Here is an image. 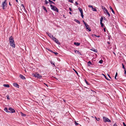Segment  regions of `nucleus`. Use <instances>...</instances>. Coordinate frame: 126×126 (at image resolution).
<instances>
[{
  "label": "nucleus",
  "instance_id": "nucleus-1",
  "mask_svg": "<svg viewBox=\"0 0 126 126\" xmlns=\"http://www.w3.org/2000/svg\"><path fill=\"white\" fill-rule=\"evenodd\" d=\"M11 46L13 47H15V44L13 38L12 36L10 37L9 40Z\"/></svg>",
  "mask_w": 126,
  "mask_h": 126
},
{
  "label": "nucleus",
  "instance_id": "nucleus-2",
  "mask_svg": "<svg viewBox=\"0 0 126 126\" xmlns=\"http://www.w3.org/2000/svg\"><path fill=\"white\" fill-rule=\"evenodd\" d=\"M102 8L103 10H104V13H107V14L108 15V16L109 17L110 16V15L107 9L105 7L103 6H102Z\"/></svg>",
  "mask_w": 126,
  "mask_h": 126
},
{
  "label": "nucleus",
  "instance_id": "nucleus-3",
  "mask_svg": "<svg viewBox=\"0 0 126 126\" xmlns=\"http://www.w3.org/2000/svg\"><path fill=\"white\" fill-rule=\"evenodd\" d=\"M50 6L51 9L54 11H56L57 12H58V10L55 6H53L52 5H50Z\"/></svg>",
  "mask_w": 126,
  "mask_h": 126
},
{
  "label": "nucleus",
  "instance_id": "nucleus-4",
  "mask_svg": "<svg viewBox=\"0 0 126 126\" xmlns=\"http://www.w3.org/2000/svg\"><path fill=\"white\" fill-rule=\"evenodd\" d=\"M103 119L104 121L105 122H110L111 121L107 117H103Z\"/></svg>",
  "mask_w": 126,
  "mask_h": 126
},
{
  "label": "nucleus",
  "instance_id": "nucleus-5",
  "mask_svg": "<svg viewBox=\"0 0 126 126\" xmlns=\"http://www.w3.org/2000/svg\"><path fill=\"white\" fill-rule=\"evenodd\" d=\"M7 1L6 0H5L4 2L2 3V9H4V7L6 5H7Z\"/></svg>",
  "mask_w": 126,
  "mask_h": 126
},
{
  "label": "nucleus",
  "instance_id": "nucleus-6",
  "mask_svg": "<svg viewBox=\"0 0 126 126\" xmlns=\"http://www.w3.org/2000/svg\"><path fill=\"white\" fill-rule=\"evenodd\" d=\"M53 40L55 41V42L57 44H60V42H59L58 40L56 39V38L55 37H53Z\"/></svg>",
  "mask_w": 126,
  "mask_h": 126
},
{
  "label": "nucleus",
  "instance_id": "nucleus-7",
  "mask_svg": "<svg viewBox=\"0 0 126 126\" xmlns=\"http://www.w3.org/2000/svg\"><path fill=\"white\" fill-rule=\"evenodd\" d=\"M34 76L36 77H37L38 78H40L41 77V75L37 73H36L34 75Z\"/></svg>",
  "mask_w": 126,
  "mask_h": 126
},
{
  "label": "nucleus",
  "instance_id": "nucleus-8",
  "mask_svg": "<svg viewBox=\"0 0 126 126\" xmlns=\"http://www.w3.org/2000/svg\"><path fill=\"white\" fill-rule=\"evenodd\" d=\"M85 27H86V29L88 30L89 31H91V29L89 27V26L87 24H86L85 25Z\"/></svg>",
  "mask_w": 126,
  "mask_h": 126
},
{
  "label": "nucleus",
  "instance_id": "nucleus-9",
  "mask_svg": "<svg viewBox=\"0 0 126 126\" xmlns=\"http://www.w3.org/2000/svg\"><path fill=\"white\" fill-rule=\"evenodd\" d=\"M8 110H9L11 111L12 113H13L15 112V111L14 110L11 108H9L8 109Z\"/></svg>",
  "mask_w": 126,
  "mask_h": 126
},
{
  "label": "nucleus",
  "instance_id": "nucleus-10",
  "mask_svg": "<svg viewBox=\"0 0 126 126\" xmlns=\"http://www.w3.org/2000/svg\"><path fill=\"white\" fill-rule=\"evenodd\" d=\"M19 77L20 78L22 79H25V77L24 76H23L22 75H20L19 76Z\"/></svg>",
  "mask_w": 126,
  "mask_h": 126
},
{
  "label": "nucleus",
  "instance_id": "nucleus-11",
  "mask_svg": "<svg viewBox=\"0 0 126 126\" xmlns=\"http://www.w3.org/2000/svg\"><path fill=\"white\" fill-rule=\"evenodd\" d=\"M74 51L75 52L76 54H78L80 55H81L80 52L78 51L77 50H74Z\"/></svg>",
  "mask_w": 126,
  "mask_h": 126
},
{
  "label": "nucleus",
  "instance_id": "nucleus-12",
  "mask_svg": "<svg viewBox=\"0 0 126 126\" xmlns=\"http://www.w3.org/2000/svg\"><path fill=\"white\" fill-rule=\"evenodd\" d=\"M13 84V85L14 86L16 87H17V88H19V86L18 84H17L16 83H14Z\"/></svg>",
  "mask_w": 126,
  "mask_h": 126
},
{
  "label": "nucleus",
  "instance_id": "nucleus-13",
  "mask_svg": "<svg viewBox=\"0 0 126 126\" xmlns=\"http://www.w3.org/2000/svg\"><path fill=\"white\" fill-rule=\"evenodd\" d=\"M48 50L50 52L52 53H54L55 55H57L58 54V53L57 52H53L52 51H51V50H50V49H48Z\"/></svg>",
  "mask_w": 126,
  "mask_h": 126
},
{
  "label": "nucleus",
  "instance_id": "nucleus-14",
  "mask_svg": "<svg viewBox=\"0 0 126 126\" xmlns=\"http://www.w3.org/2000/svg\"><path fill=\"white\" fill-rule=\"evenodd\" d=\"M74 44L75 45H76L77 46H79L80 45V43H77V42H74Z\"/></svg>",
  "mask_w": 126,
  "mask_h": 126
},
{
  "label": "nucleus",
  "instance_id": "nucleus-15",
  "mask_svg": "<svg viewBox=\"0 0 126 126\" xmlns=\"http://www.w3.org/2000/svg\"><path fill=\"white\" fill-rule=\"evenodd\" d=\"M4 110L6 112H10L8 111V110L7 108V107H5L4 108Z\"/></svg>",
  "mask_w": 126,
  "mask_h": 126
},
{
  "label": "nucleus",
  "instance_id": "nucleus-16",
  "mask_svg": "<svg viewBox=\"0 0 126 126\" xmlns=\"http://www.w3.org/2000/svg\"><path fill=\"white\" fill-rule=\"evenodd\" d=\"M48 36L51 38H52L53 39V37H54L53 35H52L51 34H48Z\"/></svg>",
  "mask_w": 126,
  "mask_h": 126
},
{
  "label": "nucleus",
  "instance_id": "nucleus-17",
  "mask_svg": "<svg viewBox=\"0 0 126 126\" xmlns=\"http://www.w3.org/2000/svg\"><path fill=\"white\" fill-rule=\"evenodd\" d=\"M78 9L80 11L81 13H83L82 10V9L81 8H78Z\"/></svg>",
  "mask_w": 126,
  "mask_h": 126
},
{
  "label": "nucleus",
  "instance_id": "nucleus-18",
  "mask_svg": "<svg viewBox=\"0 0 126 126\" xmlns=\"http://www.w3.org/2000/svg\"><path fill=\"white\" fill-rule=\"evenodd\" d=\"M110 9L111 10L112 12L114 14V10H113L112 9V8L110 6Z\"/></svg>",
  "mask_w": 126,
  "mask_h": 126
},
{
  "label": "nucleus",
  "instance_id": "nucleus-19",
  "mask_svg": "<svg viewBox=\"0 0 126 126\" xmlns=\"http://www.w3.org/2000/svg\"><path fill=\"white\" fill-rule=\"evenodd\" d=\"M74 20L75 21H76V22L78 23L79 24H80V22L78 20L76 19H75Z\"/></svg>",
  "mask_w": 126,
  "mask_h": 126
},
{
  "label": "nucleus",
  "instance_id": "nucleus-20",
  "mask_svg": "<svg viewBox=\"0 0 126 126\" xmlns=\"http://www.w3.org/2000/svg\"><path fill=\"white\" fill-rule=\"evenodd\" d=\"M4 86L6 87H9V86L8 84H4L3 85Z\"/></svg>",
  "mask_w": 126,
  "mask_h": 126
},
{
  "label": "nucleus",
  "instance_id": "nucleus-21",
  "mask_svg": "<svg viewBox=\"0 0 126 126\" xmlns=\"http://www.w3.org/2000/svg\"><path fill=\"white\" fill-rule=\"evenodd\" d=\"M42 7L43 8L44 10H45L46 11V12H47V10L45 6H42Z\"/></svg>",
  "mask_w": 126,
  "mask_h": 126
},
{
  "label": "nucleus",
  "instance_id": "nucleus-22",
  "mask_svg": "<svg viewBox=\"0 0 126 126\" xmlns=\"http://www.w3.org/2000/svg\"><path fill=\"white\" fill-rule=\"evenodd\" d=\"M92 10H93V11H96L97 10L96 8H93V7L92 8Z\"/></svg>",
  "mask_w": 126,
  "mask_h": 126
},
{
  "label": "nucleus",
  "instance_id": "nucleus-23",
  "mask_svg": "<svg viewBox=\"0 0 126 126\" xmlns=\"http://www.w3.org/2000/svg\"><path fill=\"white\" fill-rule=\"evenodd\" d=\"M50 63H51V64H52L53 65H54V66H55L54 62H53L51 61H50Z\"/></svg>",
  "mask_w": 126,
  "mask_h": 126
},
{
  "label": "nucleus",
  "instance_id": "nucleus-24",
  "mask_svg": "<svg viewBox=\"0 0 126 126\" xmlns=\"http://www.w3.org/2000/svg\"><path fill=\"white\" fill-rule=\"evenodd\" d=\"M91 50H92L93 51H94V52H97V50L96 49H91Z\"/></svg>",
  "mask_w": 126,
  "mask_h": 126
},
{
  "label": "nucleus",
  "instance_id": "nucleus-25",
  "mask_svg": "<svg viewBox=\"0 0 126 126\" xmlns=\"http://www.w3.org/2000/svg\"><path fill=\"white\" fill-rule=\"evenodd\" d=\"M20 113H21V116H25L26 115L25 114H24L22 112H20Z\"/></svg>",
  "mask_w": 126,
  "mask_h": 126
},
{
  "label": "nucleus",
  "instance_id": "nucleus-26",
  "mask_svg": "<svg viewBox=\"0 0 126 126\" xmlns=\"http://www.w3.org/2000/svg\"><path fill=\"white\" fill-rule=\"evenodd\" d=\"M48 1L50 2V4H54V2L52 1H51L50 0H49Z\"/></svg>",
  "mask_w": 126,
  "mask_h": 126
},
{
  "label": "nucleus",
  "instance_id": "nucleus-27",
  "mask_svg": "<svg viewBox=\"0 0 126 126\" xmlns=\"http://www.w3.org/2000/svg\"><path fill=\"white\" fill-rule=\"evenodd\" d=\"M103 19V18L102 17L100 19V23L102 22Z\"/></svg>",
  "mask_w": 126,
  "mask_h": 126
},
{
  "label": "nucleus",
  "instance_id": "nucleus-28",
  "mask_svg": "<svg viewBox=\"0 0 126 126\" xmlns=\"http://www.w3.org/2000/svg\"><path fill=\"white\" fill-rule=\"evenodd\" d=\"M95 118L97 121H98L100 120V118H97L95 116Z\"/></svg>",
  "mask_w": 126,
  "mask_h": 126
},
{
  "label": "nucleus",
  "instance_id": "nucleus-29",
  "mask_svg": "<svg viewBox=\"0 0 126 126\" xmlns=\"http://www.w3.org/2000/svg\"><path fill=\"white\" fill-rule=\"evenodd\" d=\"M86 118L87 121V122L88 123H89L90 122L89 121V119L88 118H87V117H86Z\"/></svg>",
  "mask_w": 126,
  "mask_h": 126
},
{
  "label": "nucleus",
  "instance_id": "nucleus-30",
  "mask_svg": "<svg viewBox=\"0 0 126 126\" xmlns=\"http://www.w3.org/2000/svg\"><path fill=\"white\" fill-rule=\"evenodd\" d=\"M103 62V61L102 60H100L99 61V63L101 64H102V63Z\"/></svg>",
  "mask_w": 126,
  "mask_h": 126
},
{
  "label": "nucleus",
  "instance_id": "nucleus-31",
  "mask_svg": "<svg viewBox=\"0 0 126 126\" xmlns=\"http://www.w3.org/2000/svg\"><path fill=\"white\" fill-rule=\"evenodd\" d=\"M102 75H103V76L105 77V78H106V79L107 80H110L109 79H108V78L106 77V76H105L104 74H102Z\"/></svg>",
  "mask_w": 126,
  "mask_h": 126
},
{
  "label": "nucleus",
  "instance_id": "nucleus-32",
  "mask_svg": "<svg viewBox=\"0 0 126 126\" xmlns=\"http://www.w3.org/2000/svg\"><path fill=\"white\" fill-rule=\"evenodd\" d=\"M88 65L89 66L91 64V63L90 61H89L88 62Z\"/></svg>",
  "mask_w": 126,
  "mask_h": 126
},
{
  "label": "nucleus",
  "instance_id": "nucleus-33",
  "mask_svg": "<svg viewBox=\"0 0 126 126\" xmlns=\"http://www.w3.org/2000/svg\"><path fill=\"white\" fill-rule=\"evenodd\" d=\"M122 68H123L124 69V70L126 69L125 68V66L124 65V64L123 63H122Z\"/></svg>",
  "mask_w": 126,
  "mask_h": 126
},
{
  "label": "nucleus",
  "instance_id": "nucleus-34",
  "mask_svg": "<svg viewBox=\"0 0 126 126\" xmlns=\"http://www.w3.org/2000/svg\"><path fill=\"white\" fill-rule=\"evenodd\" d=\"M21 6L22 7H23L22 8V9H25V7H24V5L23 4H21Z\"/></svg>",
  "mask_w": 126,
  "mask_h": 126
},
{
  "label": "nucleus",
  "instance_id": "nucleus-35",
  "mask_svg": "<svg viewBox=\"0 0 126 126\" xmlns=\"http://www.w3.org/2000/svg\"><path fill=\"white\" fill-rule=\"evenodd\" d=\"M73 69L75 71V72L76 73V74L78 75V72L75 70L74 69Z\"/></svg>",
  "mask_w": 126,
  "mask_h": 126
},
{
  "label": "nucleus",
  "instance_id": "nucleus-36",
  "mask_svg": "<svg viewBox=\"0 0 126 126\" xmlns=\"http://www.w3.org/2000/svg\"><path fill=\"white\" fill-rule=\"evenodd\" d=\"M100 24L101 25V26L102 27H103L104 26L103 24L102 23V22L100 23Z\"/></svg>",
  "mask_w": 126,
  "mask_h": 126
},
{
  "label": "nucleus",
  "instance_id": "nucleus-37",
  "mask_svg": "<svg viewBox=\"0 0 126 126\" xmlns=\"http://www.w3.org/2000/svg\"><path fill=\"white\" fill-rule=\"evenodd\" d=\"M81 17L83 18V16H84L83 15V13H81Z\"/></svg>",
  "mask_w": 126,
  "mask_h": 126
},
{
  "label": "nucleus",
  "instance_id": "nucleus-38",
  "mask_svg": "<svg viewBox=\"0 0 126 126\" xmlns=\"http://www.w3.org/2000/svg\"><path fill=\"white\" fill-rule=\"evenodd\" d=\"M88 7H90V8H92L93 7V6H92V5H89L88 6Z\"/></svg>",
  "mask_w": 126,
  "mask_h": 126
},
{
  "label": "nucleus",
  "instance_id": "nucleus-39",
  "mask_svg": "<svg viewBox=\"0 0 126 126\" xmlns=\"http://www.w3.org/2000/svg\"><path fill=\"white\" fill-rule=\"evenodd\" d=\"M6 97H7V98L8 99H9L10 98L9 97V96L8 95H7L6 96Z\"/></svg>",
  "mask_w": 126,
  "mask_h": 126
},
{
  "label": "nucleus",
  "instance_id": "nucleus-40",
  "mask_svg": "<svg viewBox=\"0 0 126 126\" xmlns=\"http://www.w3.org/2000/svg\"><path fill=\"white\" fill-rule=\"evenodd\" d=\"M125 73L124 74L126 76V69L124 70Z\"/></svg>",
  "mask_w": 126,
  "mask_h": 126
},
{
  "label": "nucleus",
  "instance_id": "nucleus-41",
  "mask_svg": "<svg viewBox=\"0 0 126 126\" xmlns=\"http://www.w3.org/2000/svg\"><path fill=\"white\" fill-rule=\"evenodd\" d=\"M73 0H69V1L71 3H73Z\"/></svg>",
  "mask_w": 126,
  "mask_h": 126
},
{
  "label": "nucleus",
  "instance_id": "nucleus-42",
  "mask_svg": "<svg viewBox=\"0 0 126 126\" xmlns=\"http://www.w3.org/2000/svg\"><path fill=\"white\" fill-rule=\"evenodd\" d=\"M123 124L124 126H126V125L125 123L124 122H123Z\"/></svg>",
  "mask_w": 126,
  "mask_h": 126
},
{
  "label": "nucleus",
  "instance_id": "nucleus-43",
  "mask_svg": "<svg viewBox=\"0 0 126 126\" xmlns=\"http://www.w3.org/2000/svg\"><path fill=\"white\" fill-rule=\"evenodd\" d=\"M113 126H118L116 124V123L114 124Z\"/></svg>",
  "mask_w": 126,
  "mask_h": 126
},
{
  "label": "nucleus",
  "instance_id": "nucleus-44",
  "mask_svg": "<svg viewBox=\"0 0 126 126\" xmlns=\"http://www.w3.org/2000/svg\"><path fill=\"white\" fill-rule=\"evenodd\" d=\"M83 22L84 23V24L85 25V24H87V23H86L84 21V20H83Z\"/></svg>",
  "mask_w": 126,
  "mask_h": 126
},
{
  "label": "nucleus",
  "instance_id": "nucleus-45",
  "mask_svg": "<svg viewBox=\"0 0 126 126\" xmlns=\"http://www.w3.org/2000/svg\"><path fill=\"white\" fill-rule=\"evenodd\" d=\"M85 82H86V84H88H88H88V82H87V81L86 80H85Z\"/></svg>",
  "mask_w": 126,
  "mask_h": 126
},
{
  "label": "nucleus",
  "instance_id": "nucleus-46",
  "mask_svg": "<svg viewBox=\"0 0 126 126\" xmlns=\"http://www.w3.org/2000/svg\"><path fill=\"white\" fill-rule=\"evenodd\" d=\"M92 36L93 37H95L96 36L95 34H92Z\"/></svg>",
  "mask_w": 126,
  "mask_h": 126
},
{
  "label": "nucleus",
  "instance_id": "nucleus-47",
  "mask_svg": "<svg viewBox=\"0 0 126 126\" xmlns=\"http://www.w3.org/2000/svg\"><path fill=\"white\" fill-rule=\"evenodd\" d=\"M45 4H47V1L46 0H45Z\"/></svg>",
  "mask_w": 126,
  "mask_h": 126
},
{
  "label": "nucleus",
  "instance_id": "nucleus-48",
  "mask_svg": "<svg viewBox=\"0 0 126 126\" xmlns=\"http://www.w3.org/2000/svg\"><path fill=\"white\" fill-rule=\"evenodd\" d=\"M75 125H78L79 124L78 123H76V122H75Z\"/></svg>",
  "mask_w": 126,
  "mask_h": 126
},
{
  "label": "nucleus",
  "instance_id": "nucleus-49",
  "mask_svg": "<svg viewBox=\"0 0 126 126\" xmlns=\"http://www.w3.org/2000/svg\"><path fill=\"white\" fill-rule=\"evenodd\" d=\"M76 4L77 5H78L79 4V3H77V2H75Z\"/></svg>",
  "mask_w": 126,
  "mask_h": 126
},
{
  "label": "nucleus",
  "instance_id": "nucleus-50",
  "mask_svg": "<svg viewBox=\"0 0 126 126\" xmlns=\"http://www.w3.org/2000/svg\"><path fill=\"white\" fill-rule=\"evenodd\" d=\"M104 31L105 32H106V29L105 28H104L103 29Z\"/></svg>",
  "mask_w": 126,
  "mask_h": 126
},
{
  "label": "nucleus",
  "instance_id": "nucleus-51",
  "mask_svg": "<svg viewBox=\"0 0 126 126\" xmlns=\"http://www.w3.org/2000/svg\"><path fill=\"white\" fill-rule=\"evenodd\" d=\"M95 37H100V36H96H96H95Z\"/></svg>",
  "mask_w": 126,
  "mask_h": 126
},
{
  "label": "nucleus",
  "instance_id": "nucleus-52",
  "mask_svg": "<svg viewBox=\"0 0 126 126\" xmlns=\"http://www.w3.org/2000/svg\"><path fill=\"white\" fill-rule=\"evenodd\" d=\"M117 72L116 73V74H115V76H116V77L117 75Z\"/></svg>",
  "mask_w": 126,
  "mask_h": 126
},
{
  "label": "nucleus",
  "instance_id": "nucleus-53",
  "mask_svg": "<svg viewBox=\"0 0 126 126\" xmlns=\"http://www.w3.org/2000/svg\"><path fill=\"white\" fill-rule=\"evenodd\" d=\"M69 9L70 11H72V9L70 8H69Z\"/></svg>",
  "mask_w": 126,
  "mask_h": 126
},
{
  "label": "nucleus",
  "instance_id": "nucleus-54",
  "mask_svg": "<svg viewBox=\"0 0 126 126\" xmlns=\"http://www.w3.org/2000/svg\"><path fill=\"white\" fill-rule=\"evenodd\" d=\"M108 76H109V78H110L111 79V77H110V76L109 75V74H108Z\"/></svg>",
  "mask_w": 126,
  "mask_h": 126
},
{
  "label": "nucleus",
  "instance_id": "nucleus-55",
  "mask_svg": "<svg viewBox=\"0 0 126 126\" xmlns=\"http://www.w3.org/2000/svg\"><path fill=\"white\" fill-rule=\"evenodd\" d=\"M15 0L16 2H18V0Z\"/></svg>",
  "mask_w": 126,
  "mask_h": 126
},
{
  "label": "nucleus",
  "instance_id": "nucleus-56",
  "mask_svg": "<svg viewBox=\"0 0 126 126\" xmlns=\"http://www.w3.org/2000/svg\"><path fill=\"white\" fill-rule=\"evenodd\" d=\"M116 76H115L114 78H115V79H117L116 78Z\"/></svg>",
  "mask_w": 126,
  "mask_h": 126
},
{
  "label": "nucleus",
  "instance_id": "nucleus-57",
  "mask_svg": "<svg viewBox=\"0 0 126 126\" xmlns=\"http://www.w3.org/2000/svg\"><path fill=\"white\" fill-rule=\"evenodd\" d=\"M69 13L71 15V14H72V13H71V12H69Z\"/></svg>",
  "mask_w": 126,
  "mask_h": 126
},
{
  "label": "nucleus",
  "instance_id": "nucleus-58",
  "mask_svg": "<svg viewBox=\"0 0 126 126\" xmlns=\"http://www.w3.org/2000/svg\"><path fill=\"white\" fill-rule=\"evenodd\" d=\"M107 43H108L109 44H110V43L109 42H107Z\"/></svg>",
  "mask_w": 126,
  "mask_h": 126
},
{
  "label": "nucleus",
  "instance_id": "nucleus-59",
  "mask_svg": "<svg viewBox=\"0 0 126 126\" xmlns=\"http://www.w3.org/2000/svg\"><path fill=\"white\" fill-rule=\"evenodd\" d=\"M45 84V85L47 86V84Z\"/></svg>",
  "mask_w": 126,
  "mask_h": 126
},
{
  "label": "nucleus",
  "instance_id": "nucleus-60",
  "mask_svg": "<svg viewBox=\"0 0 126 126\" xmlns=\"http://www.w3.org/2000/svg\"><path fill=\"white\" fill-rule=\"evenodd\" d=\"M9 5H11L10 4V2H9Z\"/></svg>",
  "mask_w": 126,
  "mask_h": 126
},
{
  "label": "nucleus",
  "instance_id": "nucleus-61",
  "mask_svg": "<svg viewBox=\"0 0 126 126\" xmlns=\"http://www.w3.org/2000/svg\"><path fill=\"white\" fill-rule=\"evenodd\" d=\"M64 102H65V100H64Z\"/></svg>",
  "mask_w": 126,
  "mask_h": 126
},
{
  "label": "nucleus",
  "instance_id": "nucleus-62",
  "mask_svg": "<svg viewBox=\"0 0 126 126\" xmlns=\"http://www.w3.org/2000/svg\"><path fill=\"white\" fill-rule=\"evenodd\" d=\"M91 117H93V118H94V117H93V116H91Z\"/></svg>",
  "mask_w": 126,
  "mask_h": 126
},
{
  "label": "nucleus",
  "instance_id": "nucleus-63",
  "mask_svg": "<svg viewBox=\"0 0 126 126\" xmlns=\"http://www.w3.org/2000/svg\"><path fill=\"white\" fill-rule=\"evenodd\" d=\"M113 53H114V54H115L114 53V52H113Z\"/></svg>",
  "mask_w": 126,
  "mask_h": 126
}]
</instances>
